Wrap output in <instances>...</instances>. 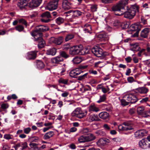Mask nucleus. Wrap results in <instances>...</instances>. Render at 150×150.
<instances>
[{
  "label": "nucleus",
  "instance_id": "f257e3e1",
  "mask_svg": "<svg viewBox=\"0 0 150 150\" xmlns=\"http://www.w3.org/2000/svg\"><path fill=\"white\" fill-rule=\"evenodd\" d=\"M126 8L127 10L126 11H122V13L115 14L118 16L124 14L125 18L131 19L135 15L136 13L139 11V6L136 4L131 5L129 7L127 6Z\"/></svg>",
  "mask_w": 150,
  "mask_h": 150
},
{
  "label": "nucleus",
  "instance_id": "f03ea898",
  "mask_svg": "<svg viewBox=\"0 0 150 150\" xmlns=\"http://www.w3.org/2000/svg\"><path fill=\"white\" fill-rule=\"evenodd\" d=\"M49 30V27L47 26L40 25L37 26L35 30L31 33L33 37L42 36V32H45Z\"/></svg>",
  "mask_w": 150,
  "mask_h": 150
},
{
  "label": "nucleus",
  "instance_id": "7ed1b4c3",
  "mask_svg": "<svg viewBox=\"0 0 150 150\" xmlns=\"http://www.w3.org/2000/svg\"><path fill=\"white\" fill-rule=\"evenodd\" d=\"M128 0H121L119 3L112 8V10L114 11H119L121 10H124L125 6L128 3Z\"/></svg>",
  "mask_w": 150,
  "mask_h": 150
},
{
  "label": "nucleus",
  "instance_id": "20e7f679",
  "mask_svg": "<svg viewBox=\"0 0 150 150\" xmlns=\"http://www.w3.org/2000/svg\"><path fill=\"white\" fill-rule=\"evenodd\" d=\"M85 113L80 108H76L71 113L72 117H75L79 118L84 117L86 116Z\"/></svg>",
  "mask_w": 150,
  "mask_h": 150
},
{
  "label": "nucleus",
  "instance_id": "39448f33",
  "mask_svg": "<svg viewBox=\"0 0 150 150\" xmlns=\"http://www.w3.org/2000/svg\"><path fill=\"white\" fill-rule=\"evenodd\" d=\"M82 49L81 48V45L73 46L69 50V54L72 56L77 55H81Z\"/></svg>",
  "mask_w": 150,
  "mask_h": 150
},
{
  "label": "nucleus",
  "instance_id": "423d86ee",
  "mask_svg": "<svg viewBox=\"0 0 150 150\" xmlns=\"http://www.w3.org/2000/svg\"><path fill=\"white\" fill-rule=\"evenodd\" d=\"M91 51L92 52L98 57H101L106 55V54L103 52L102 49L97 46L91 49Z\"/></svg>",
  "mask_w": 150,
  "mask_h": 150
},
{
  "label": "nucleus",
  "instance_id": "0eeeda50",
  "mask_svg": "<svg viewBox=\"0 0 150 150\" xmlns=\"http://www.w3.org/2000/svg\"><path fill=\"white\" fill-rule=\"evenodd\" d=\"M59 0H52L47 4L46 8L47 9L52 11L56 9L57 7Z\"/></svg>",
  "mask_w": 150,
  "mask_h": 150
},
{
  "label": "nucleus",
  "instance_id": "6e6552de",
  "mask_svg": "<svg viewBox=\"0 0 150 150\" xmlns=\"http://www.w3.org/2000/svg\"><path fill=\"white\" fill-rule=\"evenodd\" d=\"M125 98L129 103H134L136 102L138 100L135 95L132 94H129L125 95Z\"/></svg>",
  "mask_w": 150,
  "mask_h": 150
},
{
  "label": "nucleus",
  "instance_id": "1a4fd4ad",
  "mask_svg": "<svg viewBox=\"0 0 150 150\" xmlns=\"http://www.w3.org/2000/svg\"><path fill=\"white\" fill-rule=\"evenodd\" d=\"M118 129L120 131H128L133 129V128L130 125V123L128 122H124L122 125L118 126Z\"/></svg>",
  "mask_w": 150,
  "mask_h": 150
},
{
  "label": "nucleus",
  "instance_id": "9d476101",
  "mask_svg": "<svg viewBox=\"0 0 150 150\" xmlns=\"http://www.w3.org/2000/svg\"><path fill=\"white\" fill-rule=\"evenodd\" d=\"M42 18L41 19L42 22L48 23L50 21V18H51V16L48 11H46L42 13L41 15Z\"/></svg>",
  "mask_w": 150,
  "mask_h": 150
},
{
  "label": "nucleus",
  "instance_id": "9b49d317",
  "mask_svg": "<svg viewBox=\"0 0 150 150\" xmlns=\"http://www.w3.org/2000/svg\"><path fill=\"white\" fill-rule=\"evenodd\" d=\"M50 42L54 43L57 45H60L63 42L64 38L62 36L56 38L52 37L50 38Z\"/></svg>",
  "mask_w": 150,
  "mask_h": 150
},
{
  "label": "nucleus",
  "instance_id": "f8f14e48",
  "mask_svg": "<svg viewBox=\"0 0 150 150\" xmlns=\"http://www.w3.org/2000/svg\"><path fill=\"white\" fill-rule=\"evenodd\" d=\"M139 146L144 149L150 148V143H149L145 139H143L139 142Z\"/></svg>",
  "mask_w": 150,
  "mask_h": 150
},
{
  "label": "nucleus",
  "instance_id": "ddd939ff",
  "mask_svg": "<svg viewBox=\"0 0 150 150\" xmlns=\"http://www.w3.org/2000/svg\"><path fill=\"white\" fill-rule=\"evenodd\" d=\"M35 41L38 43V47L39 48L43 47L45 45V42L42 38V36L34 37Z\"/></svg>",
  "mask_w": 150,
  "mask_h": 150
},
{
  "label": "nucleus",
  "instance_id": "4468645a",
  "mask_svg": "<svg viewBox=\"0 0 150 150\" xmlns=\"http://www.w3.org/2000/svg\"><path fill=\"white\" fill-rule=\"evenodd\" d=\"M97 38L98 40L100 41H106L108 40L109 37L107 33L103 32L98 35Z\"/></svg>",
  "mask_w": 150,
  "mask_h": 150
},
{
  "label": "nucleus",
  "instance_id": "2eb2a0df",
  "mask_svg": "<svg viewBox=\"0 0 150 150\" xmlns=\"http://www.w3.org/2000/svg\"><path fill=\"white\" fill-rule=\"evenodd\" d=\"M42 0H32L29 4V7L34 8L38 6L41 3Z\"/></svg>",
  "mask_w": 150,
  "mask_h": 150
},
{
  "label": "nucleus",
  "instance_id": "dca6fc26",
  "mask_svg": "<svg viewBox=\"0 0 150 150\" xmlns=\"http://www.w3.org/2000/svg\"><path fill=\"white\" fill-rule=\"evenodd\" d=\"M147 131L144 129L138 130L134 133V135L136 137L141 138L146 135Z\"/></svg>",
  "mask_w": 150,
  "mask_h": 150
},
{
  "label": "nucleus",
  "instance_id": "f3484780",
  "mask_svg": "<svg viewBox=\"0 0 150 150\" xmlns=\"http://www.w3.org/2000/svg\"><path fill=\"white\" fill-rule=\"evenodd\" d=\"M110 142V140L107 138L100 139L96 142L97 145L98 146H104Z\"/></svg>",
  "mask_w": 150,
  "mask_h": 150
},
{
  "label": "nucleus",
  "instance_id": "a211bd4d",
  "mask_svg": "<svg viewBox=\"0 0 150 150\" xmlns=\"http://www.w3.org/2000/svg\"><path fill=\"white\" fill-rule=\"evenodd\" d=\"M63 58L58 56L52 58L51 59V62L53 64H59L60 62H63Z\"/></svg>",
  "mask_w": 150,
  "mask_h": 150
},
{
  "label": "nucleus",
  "instance_id": "6ab92c4d",
  "mask_svg": "<svg viewBox=\"0 0 150 150\" xmlns=\"http://www.w3.org/2000/svg\"><path fill=\"white\" fill-rule=\"evenodd\" d=\"M136 91L137 93L140 94H146L148 92L149 90L148 88L143 86L137 88L136 89Z\"/></svg>",
  "mask_w": 150,
  "mask_h": 150
},
{
  "label": "nucleus",
  "instance_id": "aec40b11",
  "mask_svg": "<svg viewBox=\"0 0 150 150\" xmlns=\"http://www.w3.org/2000/svg\"><path fill=\"white\" fill-rule=\"evenodd\" d=\"M130 30L132 31H136V34H137L141 29L140 26L137 23L132 25L130 26Z\"/></svg>",
  "mask_w": 150,
  "mask_h": 150
},
{
  "label": "nucleus",
  "instance_id": "412c9836",
  "mask_svg": "<svg viewBox=\"0 0 150 150\" xmlns=\"http://www.w3.org/2000/svg\"><path fill=\"white\" fill-rule=\"evenodd\" d=\"M62 7L65 10H69L71 8V4L68 1L64 0L62 4Z\"/></svg>",
  "mask_w": 150,
  "mask_h": 150
},
{
  "label": "nucleus",
  "instance_id": "4be33fe9",
  "mask_svg": "<svg viewBox=\"0 0 150 150\" xmlns=\"http://www.w3.org/2000/svg\"><path fill=\"white\" fill-rule=\"evenodd\" d=\"M27 0H19L17 4V6L22 9L27 6Z\"/></svg>",
  "mask_w": 150,
  "mask_h": 150
},
{
  "label": "nucleus",
  "instance_id": "5701e85b",
  "mask_svg": "<svg viewBox=\"0 0 150 150\" xmlns=\"http://www.w3.org/2000/svg\"><path fill=\"white\" fill-rule=\"evenodd\" d=\"M77 69L71 71L69 73L70 76L73 78H76V76L79 75L81 73V71L78 70Z\"/></svg>",
  "mask_w": 150,
  "mask_h": 150
},
{
  "label": "nucleus",
  "instance_id": "b1692460",
  "mask_svg": "<svg viewBox=\"0 0 150 150\" xmlns=\"http://www.w3.org/2000/svg\"><path fill=\"white\" fill-rule=\"evenodd\" d=\"M36 52L32 51L28 52L27 54L26 58L28 59H34L36 56Z\"/></svg>",
  "mask_w": 150,
  "mask_h": 150
},
{
  "label": "nucleus",
  "instance_id": "393cba45",
  "mask_svg": "<svg viewBox=\"0 0 150 150\" xmlns=\"http://www.w3.org/2000/svg\"><path fill=\"white\" fill-rule=\"evenodd\" d=\"M99 117L104 120H108L109 118V114L106 112H103L99 114Z\"/></svg>",
  "mask_w": 150,
  "mask_h": 150
},
{
  "label": "nucleus",
  "instance_id": "a878e982",
  "mask_svg": "<svg viewBox=\"0 0 150 150\" xmlns=\"http://www.w3.org/2000/svg\"><path fill=\"white\" fill-rule=\"evenodd\" d=\"M149 28H146L143 30L141 33V37L144 38L147 37L149 35Z\"/></svg>",
  "mask_w": 150,
  "mask_h": 150
},
{
  "label": "nucleus",
  "instance_id": "bb28decb",
  "mask_svg": "<svg viewBox=\"0 0 150 150\" xmlns=\"http://www.w3.org/2000/svg\"><path fill=\"white\" fill-rule=\"evenodd\" d=\"M83 31L85 33H89L90 34L92 33V28L89 24H87L84 25Z\"/></svg>",
  "mask_w": 150,
  "mask_h": 150
},
{
  "label": "nucleus",
  "instance_id": "cd10ccee",
  "mask_svg": "<svg viewBox=\"0 0 150 150\" xmlns=\"http://www.w3.org/2000/svg\"><path fill=\"white\" fill-rule=\"evenodd\" d=\"M88 120L90 122H92L94 121H99L100 119L97 115L92 114L89 116Z\"/></svg>",
  "mask_w": 150,
  "mask_h": 150
},
{
  "label": "nucleus",
  "instance_id": "c85d7f7f",
  "mask_svg": "<svg viewBox=\"0 0 150 150\" xmlns=\"http://www.w3.org/2000/svg\"><path fill=\"white\" fill-rule=\"evenodd\" d=\"M99 108L97 107L95 105H91L89 107V112H97L99 110Z\"/></svg>",
  "mask_w": 150,
  "mask_h": 150
},
{
  "label": "nucleus",
  "instance_id": "c756f323",
  "mask_svg": "<svg viewBox=\"0 0 150 150\" xmlns=\"http://www.w3.org/2000/svg\"><path fill=\"white\" fill-rule=\"evenodd\" d=\"M36 63V67L38 69H41L45 67V64L42 61L40 60L37 61Z\"/></svg>",
  "mask_w": 150,
  "mask_h": 150
},
{
  "label": "nucleus",
  "instance_id": "7c9ffc66",
  "mask_svg": "<svg viewBox=\"0 0 150 150\" xmlns=\"http://www.w3.org/2000/svg\"><path fill=\"white\" fill-rule=\"evenodd\" d=\"M83 59L81 57L76 56L72 60V61L74 64H79L81 63Z\"/></svg>",
  "mask_w": 150,
  "mask_h": 150
},
{
  "label": "nucleus",
  "instance_id": "2f4dec72",
  "mask_svg": "<svg viewBox=\"0 0 150 150\" xmlns=\"http://www.w3.org/2000/svg\"><path fill=\"white\" fill-rule=\"evenodd\" d=\"M85 136L86 142L93 141L96 139L95 136L92 134H89Z\"/></svg>",
  "mask_w": 150,
  "mask_h": 150
},
{
  "label": "nucleus",
  "instance_id": "473e14b6",
  "mask_svg": "<svg viewBox=\"0 0 150 150\" xmlns=\"http://www.w3.org/2000/svg\"><path fill=\"white\" fill-rule=\"evenodd\" d=\"M54 135L53 131H50L46 133L43 136V138L45 139H48L52 137Z\"/></svg>",
  "mask_w": 150,
  "mask_h": 150
},
{
  "label": "nucleus",
  "instance_id": "72a5a7b5",
  "mask_svg": "<svg viewBox=\"0 0 150 150\" xmlns=\"http://www.w3.org/2000/svg\"><path fill=\"white\" fill-rule=\"evenodd\" d=\"M57 52L56 50L54 48L50 49L47 50L46 53L49 55H54Z\"/></svg>",
  "mask_w": 150,
  "mask_h": 150
},
{
  "label": "nucleus",
  "instance_id": "f704fd0d",
  "mask_svg": "<svg viewBox=\"0 0 150 150\" xmlns=\"http://www.w3.org/2000/svg\"><path fill=\"white\" fill-rule=\"evenodd\" d=\"M145 108L143 106H141L138 107L137 109V114L141 116Z\"/></svg>",
  "mask_w": 150,
  "mask_h": 150
},
{
  "label": "nucleus",
  "instance_id": "c9c22d12",
  "mask_svg": "<svg viewBox=\"0 0 150 150\" xmlns=\"http://www.w3.org/2000/svg\"><path fill=\"white\" fill-rule=\"evenodd\" d=\"M131 49L133 51H139L140 50V48L137 44H134L131 46Z\"/></svg>",
  "mask_w": 150,
  "mask_h": 150
},
{
  "label": "nucleus",
  "instance_id": "e433bc0d",
  "mask_svg": "<svg viewBox=\"0 0 150 150\" xmlns=\"http://www.w3.org/2000/svg\"><path fill=\"white\" fill-rule=\"evenodd\" d=\"M74 36V35L72 34H68L65 37V40L66 42L68 41L73 38Z\"/></svg>",
  "mask_w": 150,
  "mask_h": 150
},
{
  "label": "nucleus",
  "instance_id": "4c0bfd02",
  "mask_svg": "<svg viewBox=\"0 0 150 150\" xmlns=\"http://www.w3.org/2000/svg\"><path fill=\"white\" fill-rule=\"evenodd\" d=\"M59 56L61 57L62 58H64L67 59L69 57V55L65 51H61L60 52Z\"/></svg>",
  "mask_w": 150,
  "mask_h": 150
},
{
  "label": "nucleus",
  "instance_id": "58836bf2",
  "mask_svg": "<svg viewBox=\"0 0 150 150\" xmlns=\"http://www.w3.org/2000/svg\"><path fill=\"white\" fill-rule=\"evenodd\" d=\"M15 29L19 32H21L23 31L24 30V27L21 25H18L15 27Z\"/></svg>",
  "mask_w": 150,
  "mask_h": 150
},
{
  "label": "nucleus",
  "instance_id": "ea45409f",
  "mask_svg": "<svg viewBox=\"0 0 150 150\" xmlns=\"http://www.w3.org/2000/svg\"><path fill=\"white\" fill-rule=\"evenodd\" d=\"M81 48L82 49V51L81 53H82L81 55H83L85 54H87L89 53V50L87 48L83 49V47L81 45Z\"/></svg>",
  "mask_w": 150,
  "mask_h": 150
},
{
  "label": "nucleus",
  "instance_id": "a19ab883",
  "mask_svg": "<svg viewBox=\"0 0 150 150\" xmlns=\"http://www.w3.org/2000/svg\"><path fill=\"white\" fill-rule=\"evenodd\" d=\"M56 23L58 25H60L63 23L64 21V19L61 17H59L57 18L55 20Z\"/></svg>",
  "mask_w": 150,
  "mask_h": 150
},
{
  "label": "nucleus",
  "instance_id": "79ce46f5",
  "mask_svg": "<svg viewBox=\"0 0 150 150\" xmlns=\"http://www.w3.org/2000/svg\"><path fill=\"white\" fill-rule=\"evenodd\" d=\"M142 117H147L150 116V111H145L143 112L142 115H141Z\"/></svg>",
  "mask_w": 150,
  "mask_h": 150
},
{
  "label": "nucleus",
  "instance_id": "37998d69",
  "mask_svg": "<svg viewBox=\"0 0 150 150\" xmlns=\"http://www.w3.org/2000/svg\"><path fill=\"white\" fill-rule=\"evenodd\" d=\"M106 99V96L105 94H103L102 96H100V99L97 101L98 103H100L101 102L104 101Z\"/></svg>",
  "mask_w": 150,
  "mask_h": 150
},
{
  "label": "nucleus",
  "instance_id": "c03bdc74",
  "mask_svg": "<svg viewBox=\"0 0 150 150\" xmlns=\"http://www.w3.org/2000/svg\"><path fill=\"white\" fill-rule=\"evenodd\" d=\"M71 47L70 44L66 43L63 45L62 48L63 50H67L69 49H71Z\"/></svg>",
  "mask_w": 150,
  "mask_h": 150
},
{
  "label": "nucleus",
  "instance_id": "a18cd8bd",
  "mask_svg": "<svg viewBox=\"0 0 150 150\" xmlns=\"http://www.w3.org/2000/svg\"><path fill=\"white\" fill-rule=\"evenodd\" d=\"M68 79H64L61 78L59 80L58 82L59 83L67 84L68 83Z\"/></svg>",
  "mask_w": 150,
  "mask_h": 150
},
{
  "label": "nucleus",
  "instance_id": "49530a36",
  "mask_svg": "<svg viewBox=\"0 0 150 150\" xmlns=\"http://www.w3.org/2000/svg\"><path fill=\"white\" fill-rule=\"evenodd\" d=\"M127 101L125 99V96L123 97V99L121 100V103L122 105H123L124 106H126L128 105L129 103L128 101Z\"/></svg>",
  "mask_w": 150,
  "mask_h": 150
},
{
  "label": "nucleus",
  "instance_id": "de8ad7c7",
  "mask_svg": "<svg viewBox=\"0 0 150 150\" xmlns=\"http://www.w3.org/2000/svg\"><path fill=\"white\" fill-rule=\"evenodd\" d=\"M78 141L80 143L86 142V136H81L78 139Z\"/></svg>",
  "mask_w": 150,
  "mask_h": 150
},
{
  "label": "nucleus",
  "instance_id": "09e8293b",
  "mask_svg": "<svg viewBox=\"0 0 150 150\" xmlns=\"http://www.w3.org/2000/svg\"><path fill=\"white\" fill-rule=\"evenodd\" d=\"M18 22L19 23H22V24L25 25L26 27L27 25V23L26 21L24 19L21 18L18 20Z\"/></svg>",
  "mask_w": 150,
  "mask_h": 150
},
{
  "label": "nucleus",
  "instance_id": "8fccbe9b",
  "mask_svg": "<svg viewBox=\"0 0 150 150\" xmlns=\"http://www.w3.org/2000/svg\"><path fill=\"white\" fill-rule=\"evenodd\" d=\"M81 15V12L79 11H76L73 12V15L75 17H78Z\"/></svg>",
  "mask_w": 150,
  "mask_h": 150
},
{
  "label": "nucleus",
  "instance_id": "3c124183",
  "mask_svg": "<svg viewBox=\"0 0 150 150\" xmlns=\"http://www.w3.org/2000/svg\"><path fill=\"white\" fill-rule=\"evenodd\" d=\"M47 87L49 88H54L57 89L58 91H61L63 92V91L60 90L58 88V86L56 85H50L49 84L47 85Z\"/></svg>",
  "mask_w": 150,
  "mask_h": 150
},
{
  "label": "nucleus",
  "instance_id": "603ef678",
  "mask_svg": "<svg viewBox=\"0 0 150 150\" xmlns=\"http://www.w3.org/2000/svg\"><path fill=\"white\" fill-rule=\"evenodd\" d=\"M20 144L21 145V150H23L25 149L28 146L26 142H24V143H20Z\"/></svg>",
  "mask_w": 150,
  "mask_h": 150
},
{
  "label": "nucleus",
  "instance_id": "864d4df0",
  "mask_svg": "<svg viewBox=\"0 0 150 150\" xmlns=\"http://www.w3.org/2000/svg\"><path fill=\"white\" fill-rule=\"evenodd\" d=\"M1 150H9L10 147L7 144H3L2 145Z\"/></svg>",
  "mask_w": 150,
  "mask_h": 150
},
{
  "label": "nucleus",
  "instance_id": "5fc2aeb1",
  "mask_svg": "<svg viewBox=\"0 0 150 150\" xmlns=\"http://www.w3.org/2000/svg\"><path fill=\"white\" fill-rule=\"evenodd\" d=\"M97 8V6L96 5H92L90 7L91 11L92 12L96 11Z\"/></svg>",
  "mask_w": 150,
  "mask_h": 150
},
{
  "label": "nucleus",
  "instance_id": "6e6d98bb",
  "mask_svg": "<svg viewBox=\"0 0 150 150\" xmlns=\"http://www.w3.org/2000/svg\"><path fill=\"white\" fill-rule=\"evenodd\" d=\"M38 12L36 11H34L31 13L30 15V17L33 18H34L37 16L38 15Z\"/></svg>",
  "mask_w": 150,
  "mask_h": 150
},
{
  "label": "nucleus",
  "instance_id": "4d7b16f0",
  "mask_svg": "<svg viewBox=\"0 0 150 150\" xmlns=\"http://www.w3.org/2000/svg\"><path fill=\"white\" fill-rule=\"evenodd\" d=\"M100 86H98V88L99 89H101L102 91L104 93H107L108 91L110 90V89L109 88H108V90H107L105 88L100 87Z\"/></svg>",
  "mask_w": 150,
  "mask_h": 150
},
{
  "label": "nucleus",
  "instance_id": "13d9d810",
  "mask_svg": "<svg viewBox=\"0 0 150 150\" xmlns=\"http://www.w3.org/2000/svg\"><path fill=\"white\" fill-rule=\"evenodd\" d=\"M12 135L10 134H5L4 135V138L7 140L11 139L12 138Z\"/></svg>",
  "mask_w": 150,
  "mask_h": 150
},
{
  "label": "nucleus",
  "instance_id": "bf43d9fd",
  "mask_svg": "<svg viewBox=\"0 0 150 150\" xmlns=\"http://www.w3.org/2000/svg\"><path fill=\"white\" fill-rule=\"evenodd\" d=\"M31 141L33 142H37L39 140V138L36 137H33L30 138Z\"/></svg>",
  "mask_w": 150,
  "mask_h": 150
},
{
  "label": "nucleus",
  "instance_id": "052dcab7",
  "mask_svg": "<svg viewBox=\"0 0 150 150\" xmlns=\"http://www.w3.org/2000/svg\"><path fill=\"white\" fill-rule=\"evenodd\" d=\"M88 67L87 65H80L78 67L77 69L83 70L86 69Z\"/></svg>",
  "mask_w": 150,
  "mask_h": 150
},
{
  "label": "nucleus",
  "instance_id": "680f3d73",
  "mask_svg": "<svg viewBox=\"0 0 150 150\" xmlns=\"http://www.w3.org/2000/svg\"><path fill=\"white\" fill-rule=\"evenodd\" d=\"M87 73H86L78 77V79L79 80H82L86 78Z\"/></svg>",
  "mask_w": 150,
  "mask_h": 150
},
{
  "label": "nucleus",
  "instance_id": "e2e57ef3",
  "mask_svg": "<svg viewBox=\"0 0 150 150\" xmlns=\"http://www.w3.org/2000/svg\"><path fill=\"white\" fill-rule=\"evenodd\" d=\"M112 108L111 105H108L106 106L105 110L108 112H110L112 110Z\"/></svg>",
  "mask_w": 150,
  "mask_h": 150
},
{
  "label": "nucleus",
  "instance_id": "0e129e2a",
  "mask_svg": "<svg viewBox=\"0 0 150 150\" xmlns=\"http://www.w3.org/2000/svg\"><path fill=\"white\" fill-rule=\"evenodd\" d=\"M8 107L9 105L7 103H3L1 105V108L4 110L8 108Z\"/></svg>",
  "mask_w": 150,
  "mask_h": 150
},
{
  "label": "nucleus",
  "instance_id": "69168bd1",
  "mask_svg": "<svg viewBox=\"0 0 150 150\" xmlns=\"http://www.w3.org/2000/svg\"><path fill=\"white\" fill-rule=\"evenodd\" d=\"M103 127L106 131H109L110 129V126L107 124H104L103 125Z\"/></svg>",
  "mask_w": 150,
  "mask_h": 150
},
{
  "label": "nucleus",
  "instance_id": "338daca9",
  "mask_svg": "<svg viewBox=\"0 0 150 150\" xmlns=\"http://www.w3.org/2000/svg\"><path fill=\"white\" fill-rule=\"evenodd\" d=\"M31 130V129L30 128L28 127L24 129V132L26 134H28L30 132Z\"/></svg>",
  "mask_w": 150,
  "mask_h": 150
},
{
  "label": "nucleus",
  "instance_id": "774afa93",
  "mask_svg": "<svg viewBox=\"0 0 150 150\" xmlns=\"http://www.w3.org/2000/svg\"><path fill=\"white\" fill-rule=\"evenodd\" d=\"M128 81L129 83H132L134 81V78L132 76L128 77L127 78Z\"/></svg>",
  "mask_w": 150,
  "mask_h": 150
}]
</instances>
